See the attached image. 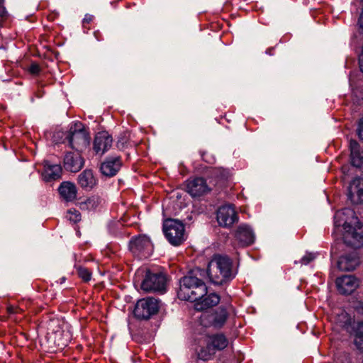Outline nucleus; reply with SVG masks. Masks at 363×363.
<instances>
[{
  "instance_id": "nucleus-1",
  "label": "nucleus",
  "mask_w": 363,
  "mask_h": 363,
  "mask_svg": "<svg viewBox=\"0 0 363 363\" xmlns=\"http://www.w3.org/2000/svg\"><path fill=\"white\" fill-rule=\"evenodd\" d=\"M335 227H343L342 239L345 245L354 248L363 246V225L350 208L339 211L335 216Z\"/></svg>"
},
{
  "instance_id": "nucleus-2",
  "label": "nucleus",
  "mask_w": 363,
  "mask_h": 363,
  "mask_svg": "<svg viewBox=\"0 0 363 363\" xmlns=\"http://www.w3.org/2000/svg\"><path fill=\"white\" fill-rule=\"evenodd\" d=\"M232 260L227 256L216 255L208 263L205 277L214 285H223L234 277Z\"/></svg>"
},
{
  "instance_id": "nucleus-3",
  "label": "nucleus",
  "mask_w": 363,
  "mask_h": 363,
  "mask_svg": "<svg viewBox=\"0 0 363 363\" xmlns=\"http://www.w3.org/2000/svg\"><path fill=\"white\" fill-rule=\"evenodd\" d=\"M203 278L205 270L199 267L191 269L183 277V299L195 302L206 294L208 289Z\"/></svg>"
},
{
  "instance_id": "nucleus-4",
  "label": "nucleus",
  "mask_w": 363,
  "mask_h": 363,
  "mask_svg": "<svg viewBox=\"0 0 363 363\" xmlns=\"http://www.w3.org/2000/svg\"><path fill=\"white\" fill-rule=\"evenodd\" d=\"M63 143L67 145L77 152H82L87 147L90 143V137L81 122L72 124L65 134Z\"/></svg>"
},
{
  "instance_id": "nucleus-5",
  "label": "nucleus",
  "mask_w": 363,
  "mask_h": 363,
  "mask_svg": "<svg viewBox=\"0 0 363 363\" xmlns=\"http://www.w3.org/2000/svg\"><path fill=\"white\" fill-rule=\"evenodd\" d=\"M128 247L133 255L139 259L150 257L153 252V245L146 235L133 236L129 241Z\"/></svg>"
},
{
  "instance_id": "nucleus-6",
  "label": "nucleus",
  "mask_w": 363,
  "mask_h": 363,
  "mask_svg": "<svg viewBox=\"0 0 363 363\" xmlns=\"http://www.w3.org/2000/svg\"><path fill=\"white\" fill-rule=\"evenodd\" d=\"M159 309V300L153 297H147L137 301L133 313L137 319L146 320L157 314Z\"/></svg>"
},
{
  "instance_id": "nucleus-7",
  "label": "nucleus",
  "mask_w": 363,
  "mask_h": 363,
  "mask_svg": "<svg viewBox=\"0 0 363 363\" xmlns=\"http://www.w3.org/2000/svg\"><path fill=\"white\" fill-rule=\"evenodd\" d=\"M162 233L172 245H181L182 220L173 218H164L162 223Z\"/></svg>"
},
{
  "instance_id": "nucleus-8",
  "label": "nucleus",
  "mask_w": 363,
  "mask_h": 363,
  "mask_svg": "<svg viewBox=\"0 0 363 363\" xmlns=\"http://www.w3.org/2000/svg\"><path fill=\"white\" fill-rule=\"evenodd\" d=\"M167 279L162 273H152L147 270L141 283V289L146 292L164 293Z\"/></svg>"
},
{
  "instance_id": "nucleus-9",
  "label": "nucleus",
  "mask_w": 363,
  "mask_h": 363,
  "mask_svg": "<svg viewBox=\"0 0 363 363\" xmlns=\"http://www.w3.org/2000/svg\"><path fill=\"white\" fill-rule=\"evenodd\" d=\"M216 218L218 224L224 228H230L238 220V215L232 205L220 206L217 211Z\"/></svg>"
},
{
  "instance_id": "nucleus-10",
  "label": "nucleus",
  "mask_w": 363,
  "mask_h": 363,
  "mask_svg": "<svg viewBox=\"0 0 363 363\" xmlns=\"http://www.w3.org/2000/svg\"><path fill=\"white\" fill-rule=\"evenodd\" d=\"M227 318L226 308L220 306L214 314H203L201 316V324L205 327L213 325L216 328H220L225 323Z\"/></svg>"
},
{
  "instance_id": "nucleus-11",
  "label": "nucleus",
  "mask_w": 363,
  "mask_h": 363,
  "mask_svg": "<svg viewBox=\"0 0 363 363\" xmlns=\"http://www.w3.org/2000/svg\"><path fill=\"white\" fill-rule=\"evenodd\" d=\"M122 167V160L120 156L108 157L100 165L101 174L108 177H114Z\"/></svg>"
},
{
  "instance_id": "nucleus-12",
  "label": "nucleus",
  "mask_w": 363,
  "mask_h": 363,
  "mask_svg": "<svg viewBox=\"0 0 363 363\" xmlns=\"http://www.w3.org/2000/svg\"><path fill=\"white\" fill-rule=\"evenodd\" d=\"M220 301V296L215 293H206L205 295L196 300L194 308L197 311H205L216 306Z\"/></svg>"
},
{
  "instance_id": "nucleus-13",
  "label": "nucleus",
  "mask_w": 363,
  "mask_h": 363,
  "mask_svg": "<svg viewBox=\"0 0 363 363\" xmlns=\"http://www.w3.org/2000/svg\"><path fill=\"white\" fill-rule=\"evenodd\" d=\"M113 138L107 132L98 133L94 140V150L96 154L103 155L112 146Z\"/></svg>"
},
{
  "instance_id": "nucleus-14",
  "label": "nucleus",
  "mask_w": 363,
  "mask_h": 363,
  "mask_svg": "<svg viewBox=\"0 0 363 363\" xmlns=\"http://www.w3.org/2000/svg\"><path fill=\"white\" fill-rule=\"evenodd\" d=\"M79 152H69L65 155L64 167L66 170L77 172L83 167L84 161Z\"/></svg>"
},
{
  "instance_id": "nucleus-15",
  "label": "nucleus",
  "mask_w": 363,
  "mask_h": 363,
  "mask_svg": "<svg viewBox=\"0 0 363 363\" xmlns=\"http://www.w3.org/2000/svg\"><path fill=\"white\" fill-rule=\"evenodd\" d=\"M336 285L340 294H350L358 286V279L353 275H345L336 280Z\"/></svg>"
},
{
  "instance_id": "nucleus-16",
  "label": "nucleus",
  "mask_w": 363,
  "mask_h": 363,
  "mask_svg": "<svg viewBox=\"0 0 363 363\" xmlns=\"http://www.w3.org/2000/svg\"><path fill=\"white\" fill-rule=\"evenodd\" d=\"M235 238L239 243L242 246H248L255 242V236L252 228L245 224L238 226Z\"/></svg>"
},
{
  "instance_id": "nucleus-17",
  "label": "nucleus",
  "mask_w": 363,
  "mask_h": 363,
  "mask_svg": "<svg viewBox=\"0 0 363 363\" xmlns=\"http://www.w3.org/2000/svg\"><path fill=\"white\" fill-rule=\"evenodd\" d=\"M62 167L60 164H51L50 162H43L42 177L44 181L48 182L59 179L62 176Z\"/></svg>"
},
{
  "instance_id": "nucleus-18",
  "label": "nucleus",
  "mask_w": 363,
  "mask_h": 363,
  "mask_svg": "<svg viewBox=\"0 0 363 363\" xmlns=\"http://www.w3.org/2000/svg\"><path fill=\"white\" fill-rule=\"evenodd\" d=\"M97 179L91 169H86L82 172L77 178L78 184L85 191H90L97 184Z\"/></svg>"
},
{
  "instance_id": "nucleus-19",
  "label": "nucleus",
  "mask_w": 363,
  "mask_h": 363,
  "mask_svg": "<svg viewBox=\"0 0 363 363\" xmlns=\"http://www.w3.org/2000/svg\"><path fill=\"white\" fill-rule=\"evenodd\" d=\"M186 189L187 192L193 197L200 196L208 190L206 181L201 177L189 181Z\"/></svg>"
},
{
  "instance_id": "nucleus-20",
  "label": "nucleus",
  "mask_w": 363,
  "mask_h": 363,
  "mask_svg": "<svg viewBox=\"0 0 363 363\" xmlns=\"http://www.w3.org/2000/svg\"><path fill=\"white\" fill-rule=\"evenodd\" d=\"M359 263V261L357 252L353 251L340 257L337 262V267L341 271H352Z\"/></svg>"
},
{
  "instance_id": "nucleus-21",
  "label": "nucleus",
  "mask_w": 363,
  "mask_h": 363,
  "mask_svg": "<svg viewBox=\"0 0 363 363\" xmlns=\"http://www.w3.org/2000/svg\"><path fill=\"white\" fill-rule=\"evenodd\" d=\"M58 191L60 196L67 202L73 201L77 198V189L72 182H62L58 188Z\"/></svg>"
},
{
  "instance_id": "nucleus-22",
  "label": "nucleus",
  "mask_w": 363,
  "mask_h": 363,
  "mask_svg": "<svg viewBox=\"0 0 363 363\" xmlns=\"http://www.w3.org/2000/svg\"><path fill=\"white\" fill-rule=\"evenodd\" d=\"M356 194L358 197V201L363 203V180L360 178L354 179L350 186L349 196L352 199V196Z\"/></svg>"
},
{
  "instance_id": "nucleus-23",
  "label": "nucleus",
  "mask_w": 363,
  "mask_h": 363,
  "mask_svg": "<svg viewBox=\"0 0 363 363\" xmlns=\"http://www.w3.org/2000/svg\"><path fill=\"white\" fill-rule=\"evenodd\" d=\"M228 344V339L223 334H217L212 336L210 339V342L208 343L211 345V347L216 350H221L227 347Z\"/></svg>"
},
{
  "instance_id": "nucleus-24",
  "label": "nucleus",
  "mask_w": 363,
  "mask_h": 363,
  "mask_svg": "<svg viewBox=\"0 0 363 363\" xmlns=\"http://www.w3.org/2000/svg\"><path fill=\"white\" fill-rule=\"evenodd\" d=\"M74 267L76 269L77 275L84 281L88 282L91 280L92 273L89 269L80 265H75Z\"/></svg>"
},
{
  "instance_id": "nucleus-25",
  "label": "nucleus",
  "mask_w": 363,
  "mask_h": 363,
  "mask_svg": "<svg viewBox=\"0 0 363 363\" xmlns=\"http://www.w3.org/2000/svg\"><path fill=\"white\" fill-rule=\"evenodd\" d=\"M214 354V350L211 347V345H207L206 348L201 349L198 353V357L200 359L206 361L209 359Z\"/></svg>"
},
{
  "instance_id": "nucleus-26",
  "label": "nucleus",
  "mask_w": 363,
  "mask_h": 363,
  "mask_svg": "<svg viewBox=\"0 0 363 363\" xmlns=\"http://www.w3.org/2000/svg\"><path fill=\"white\" fill-rule=\"evenodd\" d=\"M337 322L340 323L341 327H347L351 323V318L345 311H341L340 314L337 315Z\"/></svg>"
},
{
  "instance_id": "nucleus-27",
  "label": "nucleus",
  "mask_w": 363,
  "mask_h": 363,
  "mask_svg": "<svg viewBox=\"0 0 363 363\" xmlns=\"http://www.w3.org/2000/svg\"><path fill=\"white\" fill-rule=\"evenodd\" d=\"M98 201L97 199L92 197L89 198L86 200L85 202L80 203V208L82 209H93L97 206Z\"/></svg>"
},
{
  "instance_id": "nucleus-28",
  "label": "nucleus",
  "mask_w": 363,
  "mask_h": 363,
  "mask_svg": "<svg viewBox=\"0 0 363 363\" xmlns=\"http://www.w3.org/2000/svg\"><path fill=\"white\" fill-rule=\"evenodd\" d=\"M350 152H351V162L352 159L359 157L361 152L359 150V144L355 140H351L350 143Z\"/></svg>"
},
{
  "instance_id": "nucleus-29",
  "label": "nucleus",
  "mask_w": 363,
  "mask_h": 363,
  "mask_svg": "<svg viewBox=\"0 0 363 363\" xmlns=\"http://www.w3.org/2000/svg\"><path fill=\"white\" fill-rule=\"evenodd\" d=\"M68 215H69V216H67L68 220L74 223H76L81 220V214L77 210H73V211L69 210Z\"/></svg>"
},
{
  "instance_id": "nucleus-30",
  "label": "nucleus",
  "mask_w": 363,
  "mask_h": 363,
  "mask_svg": "<svg viewBox=\"0 0 363 363\" xmlns=\"http://www.w3.org/2000/svg\"><path fill=\"white\" fill-rule=\"evenodd\" d=\"M315 258V255L313 253H306L299 261L301 264L306 265L312 262Z\"/></svg>"
},
{
  "instance_id": "nucleus-31",
  "label": "nucleus",
  "mask_w": 363,
  "mask_h": 363,
  "mask_svg": "<svg viewBox=\"0 0 363 363\" xmlns=\"http://www.w3.org/2000/svg\"><path fill=\"white\" fill-rule=\"evenodd\" d=\"M354 335V344L357 350H359L361 352H363V337Z\"/></svg>"
},
{
  "instance_id": "nucleus-32",
  "label": "nucleus",
  "mask_w": 363,
  "mask_h": 363,
  "mask_svg": "<svg viewBox=\"0 0 363 363\" xmlns=\"http://www.w3.org/2000/svg\"><path fill=\"white\" fill-rule=\"evenodd\" d=\"M354 335H357L359 336H362L363 337V321L358 322L353 327Z\"/></svg>"
},
{
  "instance_id": "nucleus-33",
  "label": "nucleus",
  "mask_w": 363,
  "mask_h": 363,
  "mask_svg": "<svg viewBox=\"0 0 363 363\" xmlns=\"http://www.w3.org/2000/svg\"><path fill=\"white\" fill-rule=\"evenodd\" d=\"M352 164L357 167H359L363 165V151L361 152L359 157L352 159Z\"/></svg>"
},
{
  "instance_id": "nucleus-34",
  "label": "nucleus",
  "mask_w": 363,
  "mask_h": 363,
  "mask_svg": "<svg viewBox=\"0 0 363 363\" xmlns=\"http://www.w3.org/2000/svg\"><path fill=\"white\" fill-rule=\"evenodd\" d=\"M29 71L33 74H38L40 72V67L38 63L33 62L29 67Z\"/></svg>"
},
{
  "instance_id": "nucleus-35",
  "label": "nucleus",
  "mask_w": 363,
  "mask_h": 363,
  "mask_svg": "<svg viewBox=\"0 0 363 363\" xmlns=\"http://www.w3.org/2000/svg\"><path fill=\"white\" fill-rule=\"evenodd\" d=\"M7 11L3 5L1 0H0V23L7 17Z\"/></svg>"
},
{
  "instance_id": "nucleus-36",
  "label": "nucleus",
  "mask_w": 363,
  "mask_h": 363,
  "mask_svg": "<svg viewBox=\"0 0 363 363\" xmlns=\"http://www.w3.org/2000/svg\"><path fill=\"white\" fill-rule=\"evenodd\" d=\"M358 135L361 140H363V117L359 120V122Z\"/></svg>"
},
{
  "instance_id": "nucleus-37",
  "label": "nucleus",
  "mask_w": 363,
  "mask_h": 363,
  "mask_svg": "<svg viewBox=\"0 0 363 363\" xmlns=\"http://www.w3.org/2000/svg\"><path fill=\"white\" fill-rule=\"evenodd\" d=\"M94 19V16L91 15V14H89V13H86L85 16H84V18L83 19V24L85 25L86 23H89L90 22H91Z\"/></svg>"
},
{
  "instance_id": "nucleus-38",
  "label": "nucleus",
  "mask_w": 363,
  "mask_h": 363,
  "mask_svg": "<svg viewBox=\"0 0 363 363\" xmlns=\"http://www.w3.org/2000/svg\"><path fill=\"white\" fill-rule=\"evenodd\" d=\"M355 309L357 313L363 315V301H359L355 306Z\"/></svg>"
},
{
  "instance_id": "nucleus-39",
  "label": "nucleus",
  "mask_w": 363,
  "mask_h": 363,
  "mask_svg": "<svg viewBox=\"0 0 363 363\" xmlns=\"http://www.w3.org/2000/svg\"><path fill=\"white\" fill-rule=\"evenodd\" d=\"M359 66L362 72H363V51L359 56Z\"/></svg>"
},
{
  "instance_id": "nucleus-40",
  "label": "nucleus",
  "mask_w": 363,
  "mask_h": 363,
  "mask_svg": "<svg viewBox=\"0 0 363 363\" xmlns=\"http://www.w3.org/2000/svg\"><path fill=\"white\" fill-rule=\"evenodd\" d=\"M8 313L10 314L16 313L17 311V308L13 306H9L7 308Z\"/></svg>"
},
{
  "instance_id": "nucleus-41",
  "label": "nucleus",
  "mask_w": 363,
  "mask_h": 363,
  "mask_svg": "<svg viewBox=\"0 0 363 363\" xmlns=\"http://www.w3.org/2000/svg\"><path fill=\"white\" fill-rule=\"evenodd\" d=\"M178 282L179 284V288H181V286H182V278L178 279Z\"/></svg>"
},
{
  "instance_id": "nucleus-42",
  "label": "nucleus",
  "mask_w": 363,
  "mask_h": 363,
  "mask_svg": "<svg viewBox=\"0 0 363 363\" xmlns=\"http://www.w3.org/2000/svg\"><path fill=\"white\" fill-rule=\"evenodd\" d=\"M182 240L183 241L184 240V225L183 224V238H182Z\"/></svg>"
},
{
  "instance_id": "nucleus-43",
  "label": "nucleus",
  "mask_w": 363,
  "mask_h": 363,
  "mask_svg": "<svg viewBox=\"0 0 363 363\" xmlns=\"http://www.w3.org/2000/svg\"><path fill=\"white\" fill-rule=\"evenodd\" d=\"M362 363H363V359H362Z\"/></svg>"
},
{
  "instance_id": "nucleus-44",
  "label": "nucleus",
  "mask_w": 363,
  "mask_h": 363,
  "mask_svg": "<svg viewBox=\"0 0 363 363\" xmlns=\"http://www.w3.org/2000/svg\"><path fill=\"white\" fill-rule=\"evenodd\" d=\"M363 2V0H361Z\"/></svg>"
}]
</instances>
